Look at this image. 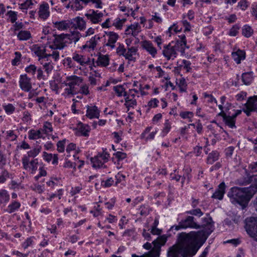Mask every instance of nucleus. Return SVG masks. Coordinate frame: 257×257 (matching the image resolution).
<instances>
[{"label":"nucleus","instance_id":"f257e3e1","mask_svg":"<svg viewBox=\"0 0 257 257\" xmlns=\"http://www.w3.org/2000/svg\"><path fill=\"white\" fill-rule=\"evenodd\" d=\"M187 228L202 229L189 233L181 232L178 235L176 243L170 247L167 251V257H193L197 252L200 246V241H205L214 230L212 218L207 215L202 218L201 225L198 224L192 216H188L186 218L179 221L178 225H174L170 230L178 231Z\"/></svg>","mask_w":257,"mask_h":257},{"label":"nucleus","instance_id":"f03ea898","mask_svg":"<svg viewBox=\"0 0 257 257\" xmlns=\"http://www.w3.org/2000/svg\"><path fill=\"white\" fill-rule=\"evenodd\" d=\"M256 192V188L253 186L242 188L233 187L230 189L227 196L232 204H239L244 209Z\"/></svg>","mask_w":257,"mask_h":257},{"label":"nucleus","instance_id":"7ed1b4c3","mask_svg":"<svg viewBox=\"0 0 257 257\" xmlns=\"http://www.w3.org/2000/svg\"><path fill=\"white\" fill-rule=\"evenodd\" d=\"M179 39L175 42L172 41L168 44L164 45L162 55L167 60L174 59L178 55V52L182 54L185 53V49H188L187 45V40L185 35L179 36Z\"/></svg>","mask_w":257,"mask_h":257},{"label":"nucleus","instance_id":"20e7f679","mask_svg":"<svg viewBox=\"0 0 257 257\" xmlns=\"http://www.w3.org/2000/svg\"><path fill=\"white\" fill-rule=\"evenodd\" d=\"M42 39H46L49 48H56L62 50L66 47L68 44L65 34L60 35H52L42 37Z\"/></svg>","mask_w":257,"mask_h":257},{"label":"nucleus","instance_id":"39448f33","mask_svg":"<svg viewBox=\"0 0 257 257\" xmlns=\"http://www.w3.org/2000/svg\"><path fill=\"white\" fill-rule=\"evenodd\" d=\"M245 223L246 232L257 241V217L251 216L246 218Z\"/></svg>","mask_w":257,"mask_h":257},{"label":"nucleus","instance_id":"423d86ee","mask_svg":"<svg viewBox=\"0 0 257 257\" xmlns=\"http://www.w3.org/2000/svg\"><path fill=\"white\" fill-rule=\"evenodd\" d=\"M109 157V154L106 152L98 154L97 156L91 158L92 167L95 168H106V166L104 164L108 161Z\"/></svg>","mask_w":257,"mask_h":257},{"label":"nucleus","instance_id":"0eeeda50","mask_svg":"<svg viewBox=\"0 0 257 257\" xmlns=\"http://www.w3.org/2000/svg\"><path fill=\"white\" fill-rule=\"evenodd\" d=\"M167 240V237L165 235H161L158 237V238L155 240L153 243L154 244V248L148 252H152L153 255H155L156 253L157 255L153 257H158L160 255V251L161 250V246L164 245ZM152 256V254L151 256Z\"/></svg>","mask_w":257,"mask_h":257},{"label":"nucleus","instance_id":"6e6552de","mask_svg":"<svg viewBox=\"0 0 257 257\" xmlns=\"http://www.w3.org/2000/svg\"><path fill=\"white\" fill-rule=\"evenodd\" d=\"M22 164L25 170L34 174L38 169V160L37 159H35L30 161L27 158L23 157L22 158Z\"/></svg>","mask_w":257,"mask_h":257},{"label":"nucleus","instance_id":"1a4fd4ad","mask_svg":"<svg viewBox=\"0 0 257 257\" xmlns=\"http://www.w3.org/2000/svg\"><path fill=\"white\" fill-rule=\"evenodd\" d=\"M85 16L92 24H97L101 22L104 15L101 12H98V11L90 10L85 14Z\"/></svg>","mask_w":257,"mask_h":257},{"label":"nucleus","instance_id":"9d476101","mask_svg":"<svg viewBox=\"0 0 257 257\" xmlns=\"http://www.w3.org/2000/svg\"><path fill=\"white\" fill-rule=\"evenodd\" d=\"M83 79L81 77L76 75L67 76L66 80L62 82V87H70L75 89V85H79L82 82Z\"/></svg>","mask_w":257,"mask_h":257},{"label":"nucleus","instance_id":"9b49d317","mask_svg":"<svg viewBox=\"0 0 257 257\" xmlns=\"http://www.w3.org/2000/svg\"><path fill=\"white\" fill-rule=\"evenodd\" d=\"M105 34L107 37L105 46L110 47L111 49H114L115 47V43L119 38L118 34L110 31L105 32Z\"/></svg>","mask_w":257,"mask_h":257},{"label":"nucleus","instance_id":"f8f14e48","mask_svg":"<svg viewBox=\"0 0 257 257\" xmlns=\"http://www.w3.org/2000/svg\"><path fill=\"white\" fill-rule=\"evenodd\" d=\"M19 84L21 88L26 92H29L32 88L31 78L28 77L27 74L20 76Z\"/></svg>","mask_w":257,"mask_h":257},{"label":"nucleus","instance_id":"ddd939ff","mask_svg":"<svg viewBox=\"0 0 257 257\" xmlns=\"http://www.w3.org/2000/svg\"><path fill=\"white\" fill-rule=\"evenodd\" d=\"M141 46L153 58L156 57L157 54V50L151 41H144L142 42Z\"/></svg>","mask_w":257,"mask_h":257},{"label":"nucleus","instance_id":"4468645a","mask_svg":"<svg viewBox=\"0 0 257 257\" xmlns=\"http://www.w3.org/2000/svg\"><path fill=\"white\" fill-rule=\"evenodd\" d=\"M141 31V27L138 23H135L128 26L125 30L126 35H131L136 37Z\"/></svg>","mask_w":257,"mask_h":257},{"label":"nucleus","instance_id":"2eb2a0df","mask_svg":"<svg viewBox=\"0 0 257 257\" xmlns=\"http://www.w3.org/2000/svg\"><path fill=\"white\" fill-rule=\"evenodd\" d=\"M38 15L39 18L42 20H46L50 16L49 6L47 3H43L40 5L39 11Z\"/></svg>","mask_w":257,"mask_h":257},{"label":"nucleus","instance_id":"dca6fc26","mask_svg":"<svg viewBox=\"0 0 257 257\" xmlns=\"http://www.w3.org/2000/svg\"><path fill=\"white\" fill-rule=\"evenodd\" d=\"M100 40V37L98 35H95L94 36L91 37V38L87 41L84 45H83L82 48L86 50L88 49V51L93 50L96 48L98 42Z\"/></svg>","mask_w":257,"mask_h":257},{"label":"nucleus","instance_id":"f3484780","mask_svg":"<svg viewBox=\"0 0 257 257\" xmlns=\"http://www.w3.org/2000/svg\"><path fill=\"white\" fill-rule=\"evenodd\" d=\"M72 59L74 61L82 66L88 65L90 62V59L88 57L76 53L72 54Z\"/></svg>","mask_w":257,"mask_h":257},{"label":"nucleus","instance_id":"a211bd4d","mask_svg":"<svg viewBox=\"0 0 257 257\" xmlns=\"http://www.w3.org/2000/svg\"><path fill=\"white\" fill-rule=\"evenodd\" d=\"M226 186L224 182L221 183L218 186L217 189L213 194L211 197L218 200H222L225 192Z\"/></svg>","mask_w":257,"mask_h":257},{"label":"nucleus","instance_id":"6ab92c4d","mask_svg":"<svg viewBox=\"0 0 257 257\" xmlns=\"http://www.w3.org/2000/svg\"><path fill=\"white\" fill-rule=\"evenodd\" d=\"M68 43L74 42L75 44L78 42L82 37L80 33L77 31H71L70 34H65Z\"/></svg>","mask_w":257,"mask_h":257},{"label":"nucleus","instance_id":"aec40b11","mask_svg":"<svg viewBox=\"0 0 257 257\" xmlns=\"http://www.w3.org/2000/svg\"><path fill=\"white\" fill-rule=\"evenodd\" d=\"M100 110L96 106H88L86 115L90 119L98 118L99 116Z\"/></svg>","mask_w":257,"mask_h":257},{"label":"nucleus","instance_id":"412c9836","mask_svg":"<svg viewBox=\"0 0 257 257\" xmlns=\"http://www.w3.org/2000/svg\"><path fill=\"white\" fill-rule=\"evenodd\" d=\"M33 51L38 57L39 62H40V59L42 60L46 59V49L45 48L35 45L33 48Z\"/></svg>","mask_w":257,"mask_h":257},{"label":"nucleus","instance_id":"4be33fe9","mask_svg":"<svg viewBox=\"0 0 257 257\" xmlns=\"http://www.w3.org/2000/svg\"><path fill=\"white\" fill-rule=\"evenodd\" d=\"M232 57L237 64H240L241 60L245 58V53L243 50L240 49L232 52Z\"/></svg>","mask_w":257,"mask_h":257},{"label":"nucleus","instance_id":"5701e85b","mask_svg":"<svg viewBox=\"0 0 257 257\" xmlns=\"http://www.w3.org/2000/svg\"><path fill=\"white\" fill-rule=\"evenodd\" d=\"M137 51L138 49L136 47H127L124 58L129 61H135L134 55L136 54Z\"/></svg>","mask_w":257,"mask_h":257},{"label":"nucleus","instance_id":"b1692460","mask_svg":"<svg viewBox=\"0 0 257 257\" xmlns=\"http://www.w3.org/2000/svg\"><path fill=\"white\" fill-rule=\"evenodd\" d=\"M109 62V58L108 55L100 54L96 61V64L99 66L106 67L108 65Z\"/></svg>","mask_w":257,"mask_h":257},{"label":"nucleus","instance_id":"393cba45","mask_svg":"<svg viewBox=\"0 0 257 257\" xmlns=\"http://www.w3.org/2000/svg\"><path fill=\"white\" fill-rule=\"evenodd\" d=\"M245 105L250 110H255L257 109V95L250 97Z\"/></svg>","mask_w":257,"mask_h":257},{"label":"nucleus","instance_id":"a878e982","mask_svg":"<svg viewBox=\"0 0 257 257\" xmlns=\"http://www.w3.org/2000/svg\"><path fill=\"white\" fill-rule=\"evenodd\" d=\"M54 27L60 31L67 30L70 27V23L69 21H62L53 23Z\"/></svg>","mask_w":257,"mask_h":257},{"label":"nucleus","instance_id":"bb28decb","mask_svg":"<svg viewBox=\"0 0 257 257\" xmlns=\"http://www.w3.org/2000/svg\"><path fill=\"white\" fill-rule=\"evenodd\" d=\"M40 63L43 65V69L45 70V72L47 74L48 76L50 73H51L54 67L53 66V64L51 61H47L46 59H44L43 60L40 59Z\"/></svg>","mask_w":257,"mask_h":257},{"label":"nucleus","instance_id":"cd10ccee","mask_svg":"<svg viewBox=\"0 0 257 257\" xmlns=\"http://www.w3.org/2000/svg\"><path fill=\"white\" fill-rule=\"evenodd\" d=\"M51 51H49V53H46V59L47 61L49 60V58L52 57L55 61H57L60 58V54L58 51L59 49L56 48H49Z\"/></svg>","mask_w":257,"mask_h":257},{"label":"nucleus","instance_id":"c85d7f7f","mask_svg":"<svg viewBox=\"0 0 257 257\" xmlns=\"http://www.w3.org/2000/svg\"><path fill=\"white\" fill-rule=\"evenodd\" d=\"M89 130L90 129L88 125L80 123L78 126L77 135L78 136H83L84 137L88 136Z\"/></svg>","mask_w":257,"mask_h":257},{"label":"nucleus","instance_id":"c756f323","mask_svg":"<svg viewBox=\"0 0 257 257\" xmlns=\"http://www.w3.org/2000/svg\"><path fill=\"white\" fill-rule=\"evenodd\" d=\"M42 131L41 130H31L28 132V138L30 140H37L39 138H44L42 136Z\"/></svg>","mask_w":257,"mask_h":257},{"label":"nucleus","instance_id":"7c9ffc66","mask_svg":"<svg viewBox=\"0 0 257 257\" xmlns=\"http://www.w3.org/2000/svg\"><path fill=\"white\" fill-rule=\"evenodd\" d=\"M219 153L216 151H212L209 154L206 159V163L211 165L219 159Z\"/></svg>","mask_w":257,"mask_h":257},{"label":"nucleus","instance_id":"2f4dec72","mask_svg":"<svg viewBox=\"0 0 257 257\" xmlns=\"http://www.w3.org/2000/svg\"><path fill=\"white\" fill-rule=\"evenodd\" d=\"M21 206V203L17 201H12L5 211L9 213H12L18 210Z\"/></svg>","mask_w":257,"mask_h":257},{"label":"nucleus","instance_id":"473e14b6","mask_svg":"<svg viewBox=\"0 0 257 257\" xmlns=\"http://www.w3.org/2000/svg\"><path fill=\"white\" fill-rule=\"evenodd\" d=\"M74 21L76 23V28L77 29L80 31H83L86 29V23L82 18L77 17L74 19Z\"/></svg>","mask_w":257,"mask_h":257},{"label":"nucleus","instance_id":"72a5a7b5","mask_svg":"<svg viewBox=\"0 0 257 257\" xmlns=\"http://www.w3.org/2000/svg\"><path fill=\"white\" fill-rule=\"evenodd\" d=\"M137 102L136 98L130 97V96L126 95H125L124 105L128 110H129L131 107L134 108L137 105Z\"/></svg>","mask_w":257,"mask_h":257},{"label":"nucleus","instance_id":"f704fd0d","mask_svg":"<svg viewBox=\"0 0 257 257\" xmlns=\"http://www.w3.org/2000/svg\"><path fill=\"white\" fill-rule=\"evenodd\" d=\"M191 63L190 61L183 60L182 61V64L180 65L179 66H178L176 68V70L177 71H180L182 69L186 70L187 72H189L191 70V67L190 66Z\"/></svg>","mask_w":257,"mask_h":257},{"label":"nucleus","instance_id":"c9c22d12","mask_svg":"<svg viewBox=\"0 0 257 257\" xmlns=\"http://www.w3.org/2000/svg\"><path fill=\"white\" fill-rule=\"evenodd\" d=\"M223 121L225 125L228 126L230 128H236L235 126V118L233 117L232 115H228L226 118L223 120Z\"/></svg>","mask_w":257,"mask_h":257},{"label":"nucleus","instance_id":"e433bc0d","mask_svg":"<svg viewBox=\"0 0 257 257\" xmlns=\"http://www.w3.org/2000/svg\"><path fill=\"white\" fill-rule=\"evenodd\" d=\"M10 200V195L7 190L4 189L0 190V203L6 204Z\"/></svg>","mask_w":257,"mask_h":257},{"label":"nucleus","instance_id":"4c0bfd02","mask_svg":"<svg viewBox=\"0 0 257 257\" xmlns=\"http://www.w3.org/2000/svg\"><path fill=\"white\" fill-rule=\"evenodd\" d=\"M41 147H37L28 152L27 155L24 156L23 157H26L28 160H30V158H35L41 152Z\"/></svg>","mask_w":257,"mask_h":257},{"label":"nucleus","instance_id":"58836bf2","mask_svg":"<svg viewBox=\"0 0 257 257\" xmlns=\"http://www.w3.org/2000/svg\"><path fill=\"white\" fill-rule=\"evenodd\" d=\"M17 37L21 41H26L31 37V35L28 31H21L18 34Z\"/></svg>","mask_w":257,"mask_h":257},{"label":"nucleus","instance_id":"ea45409f","mask_svg":"<svg viewBox=\"0 0 257 257\" xmlns=\"http://www.w3.org/2000/svg\"><path fill=\"white\" fill-rule=\"evenodd\" d=\"M113 90L115 91L116 94L120 97L122 96H125L127 92L125 91L124 88L122 85H116L113 87Z\"/></svg>","mask_w":257,"mask_h":257},{"label":"nucleus","instance_id":"a19ab883","mask_svg":"<svg viewBox=\"0 0 257 257\" xmlns=\"http://www.w3.org/2000/svg\"><path fill=\"white\" fill-rule=\"evenodd\" d=\"M253 33L252 29L248 25H244L242 28V34L246 38L251 37Z\"/></svg>","mask_w":257,"mask_h":257},{"label":"nucleus","instance_id":"79ce46f5","mask_svg":"<svg viewBox=\"0 0 257 257\" xmlns=\"http://www.w3.org/2000/svg\"><path fill=\"white\" fill-rule=\"evenodd\" d=\"M125 22V19H121L119 18H117L114 20L112 26L115 27L117 30H121Z\"/></svg>","mask_w":257,"mask_h":257},{"label":"nucleus","instance_id":"37998d69","mask_svg":"<svg viewBox=\"0 0 257 257\" xmlns=\"http://www.w3.org/2000/svg\"><path fill=\"white\" fill-rule=\"evenodd\" d=\"M242 81L245 85H249L252 81L251 73L246 72L242 74Z\"/></svg>","mask_w":257,"mask_h":257},{"label":"nucleus","instance_id":"c03bdc74","mask_svg":"<svg viewBox=\"0 0 257 257\" xmlns=\"http://www.w3.org/2000/svg\"><path fill=\"white\" fill-rule=\"evenodd\" d=\"M83 3L85 5L91 3L94 5L96 8L101 9L102 8V2L101 0H83Z\"/></svg>","mask_w":257,"mask_h":257},{"label":"nucleus","instance_id":"a18cd8bd","mask_svg":"<svg viewBox=\"0 0 257 257\" xmlns=\"http://www.w3.org/2000/svg\"><path fill=\"white\" fill-rule=\"evenodd\" d=\"M4 109L7 114H12L15 110V107L11 103L5 104L3 105Z\"/></svg>","mask_w":257,"mask_h":257},{"label":"nucleus","instance_id":"49530a36","mask_svg":"<svg viewBox=\"0 0 257 257\" xmlns=\"http://www.w3.org/2000/svg\"><path fill=\"white\" fill-rule=\"evenodd\" d=\"M6 139L10 141H14L17 140L18 136L14 131L9 130L6 132Z\"/></svg>","mask_w":257,"mask_h":257},{"label":"nucleus","instance_id":"de8ad7c7","mask_svg":"<svg viewBox=\"0 0 257 257\" xmlns=\"http://www.w3.org/2000/svg\"><path fill=\"white\" fill-rule=\"evenodd\" d=\"M193 113L191 111H182L180 113V116L183 119H188L189 122H192Z\"/></svg>","mask_w":257,"mask_h":257},{"label":"nucleus","instance_id":"09e8293b","mask_svg":"<svg viewBox=\"0 0 257 257\" xmlns=\"http://www.w3.org/2000/svg\"><path fill=\"white\" fill-rule=\"evenodd\" d=\"M42 131L46 134H49L52 133L53 132L52 123L48 121L45 122Z\"/></svg>","mask_w":257,"mask_h":257},{"label":"nucleus","instance_id":"8fccbe9b","mask_svg":"<svg viewBox=\"0 0 257 257\" xmlns=\"http://www.w3.org/2000/svg\"><path fill=\"white\" fill-rule=\"evenodd\" d=\"M126 50V49L125 48L124 45L123 44L119 43L118 46L116 49V53L118 55L122 56L124 57Z\"/></svg>","mask_w":257,"mask_h":257},{"label":"nucleus","instance_id":"3c124183","mask_svg":"<svg viewBox=\"0 0 257 257\" xmlns=\"http://www.w3.org/2000/svg\"><path fill=\"white\" fill-rule=\"evenodd\" d=\"M72 2L74 4V5L72 6V8L75 11H79L83 8L81 3V2L83 3V0H72Z\"/></svg>","mask_w":257,"mask_h":257},{"label":"nucleus","instance_id":"603ef678","mask_svg":"<svg viewBox=\"0 0 257 257\" xmlns=\"http://www.w3.org/2000/svg\"><path fill=\"white\" fill-rule=\"evenodd\" d=\"M33 5L32 0H26L24 3L21 4L20 6V9L24 10L27 12V10L31 8V6Z\"/></svg>","mask_w":257,"mask_h":257},{"label":"nucleus","instance_id":"864d4df0","mask_svg":"<svg viewBox=\"0 0 257 257\" xmlns=\"http://www.w3.org/2000/svg\"><path fill=\"white\" fill-rule=\"evenodd\" d=\"M171 127V124L169 120H166L163 129L162 130V136H165L170 131Z\"/></svg>","mask_w":257,"mask_h":257},{"label":"nucleus","instance_id":"5fc2aeb1","mask_svg":"<svg viewBox=\"0 0 257 257\" xmlns=\"http://www.w3.org/2000/svg\"><path fill=\"white\" fill-rule=\"evenodd\" d=\"M186 213L192 215H195L198 217H201L203 214V213L202 212L200 208H197L195 209H192L189 211H186Z\"/></svg>","mask_w":257,"mask_h":257},{"label":"nucleus","instance_id":"6e6d98bb","mask_svg":"<svg viewBox=\"0 0 257 257\" xmlns=\"http://www.w3.org/2000/svg\"><path fill=\"white\" fill-rule=\"evenodd\" d=\"M7 15L9 17V19H10V21L14 23H15L16 20H17V13L14 11H10L8 12Z\"/></svg>","mask_w":257,"mask_h":257},{"label":"nucleus","instance_id":"4d7b16f0","mask_svg":"<svg viewBox=\"0 0 257 257\" xmlns=\"http://www.w3.org/2000/svg\"><path fill=\"white\" fill-rule=\"evenodd\" d=\"M76 148V145L75 144L73 143H70L69 144L66 148V152L68 154H70L69 156H70V152H73V157H75V154L76 153V151L75 150Z\"/></svg>","mask_w":257,"mask_h":257},{"label":"nucleus","instance_id":"13d9d810","mask_svg":"<svg viewBox=\"0 0 257 257\" xmlns=\"http://www.w3.org/2000/svg\"><path fill=\"white\" fill-rule=\"evenodd\" d=\"M15 57L12 61V64L13 66H17L19 64L20 59L21 58L22 55L19 52H16L15 53Z\"/></svg>","mask_w":257,"mask_h":257},{"label":"nucleus","instance_id":"bf43d9fd","mask_svg":"<svg viewBox=\"0 0 257 257\" xmlns=\"http://www.w3.org/2000/svg\"><path fill=\"white\" fill-rule=\"evenodd\" d=\"M9 177V172L6 170H3L0 173V183H4Z\"/></svg>","mask_w":257,"mask_h":257},{"label":"nucleus","instance_id":"052dcab7","mask_svg":"<svg viewBox=\"0 0 257 257\" xmlns=\"http://www.w3.org/2000/svg\"><path fill=\"white\" fill-rule=\"evenodd\" d=\"M37 70V67L35 65L31 64L25 68V71L29 74L34 75Z\"/></svg>","mask_w":257,"mask_h":257},{"label":"nucleus","instance_id":"680f3d73","mask_svg":"<svg viewBox=\"0 0 257 257\" xmlns=\"http://www.w3.org/2000/svg\"><path fill=\"white\" fill-rule=\"evenodd\" d=\"M76 93L75 89H73V88H72L70 87H66L64 89V91L63 94L64 96H72L74 95Z\"/></svg>","mask_w":257,"mask_h":257},{"label":"nucleus","instance_id":"e2e57ef3","mask_svg":"<svg viewBox=\"0 0 257 257\" xmlns=\"http://www.w3.org/2000/svg\"><path fill=\"white\" fill-rule=\"evenodd\" d=\"M239 29V27L237 25L233 26L229 30V35L230 36H235L237 34Z\"/></svg>","mask_w":257,"mask_h":257},{"label":"nucleus","instance_id":"0e129e2a","mask_svg":"<svg viewBox=\"0 0 257 257\" xmlns=\"http://www.w3.org/2000/svg\"><path fill=\"white\" fill-rule=\"evenodd\" d=\"M32 189L34 191L38 193H42L44 190V187L43 185H41L40 184H34L32 187Z\"/></svg>","mask_w":257,"mask_h":257},{"label":"nucleus","instance_id":"69168bd1","mask_svg":"<svg viewBox=\"0 0 257 257\" xmlns=\"http://www.w3.org/2000/svg\"><path fill=\"white\" fill-rule=\"evenodd\" d=\"M37 78L39 80H45L46 79V76L44 74V72L41 68L37 69Z\"/></svg>","mask_w":257,"mask_h":257},{"label":"nucleus","instance_id":"338daca9","mask_svg":"<svg viewBox=\"0 0 257 257\" xmlns=\"http://www.w3.org/2000/svg\"><path fill=\"white\" fill-rule=\"evenodd\" d=\"M33 238L34 237H29L25 240V241L24 242L22 246L24 249L27 248L33 244Z\"/></svg>","mask_w":257,"mask_h":257},{"label":"nucleus","instance_id":"774afa93","mask_svg":"<svg viewBox=\"0 0 257 257\" xmlns=\"http://www.w3.org/2000/svg\"><path fill=\"white\" fill-rule=\"evenodd\" d=\"M80 93L87 95L89 94V87L87 84L82 85L79 90Z\"/></svg>","mask_w":257,"mask_h":257}]
</instances>
